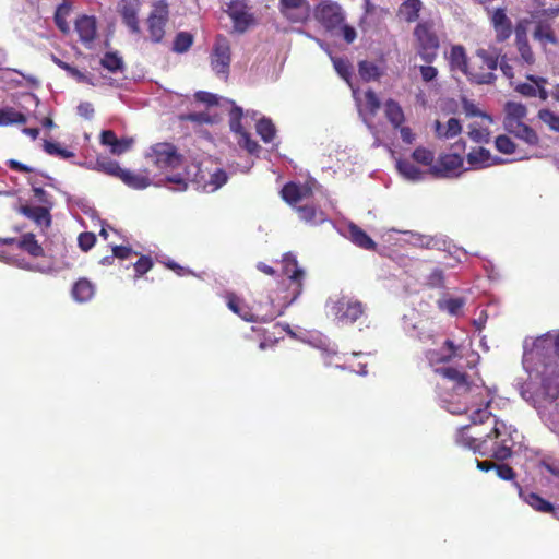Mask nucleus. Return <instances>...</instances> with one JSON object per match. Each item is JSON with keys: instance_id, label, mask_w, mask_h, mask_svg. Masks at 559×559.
Instances as JSON below:
<instances>
[{"instance_id": "nucleus-21", "label": "nucleus", "mask_w": 559, "mask_h": 559, "mask_svg": "<svg viewBox=\"0 0 559 559\" xmlns=\"http://www.w3.org/2000/svg\"><path fill=\"white\" fill-rule=\"evenodd\" d=\"M141 8V0H122L119 5V14L122 22L128 26L131 33L139 34V12Z\"/></svg>"}, {"instance_id": "nucleus-6", "label": "nucleus", "mask_w": 559, "mask_h": 559, "mask_svg": "<svg viewBox=\"0 0 559 559\" xmlns=\"http://www.w3.org/2000/svg\"><path fill=\"white\" fill-rule=\"evenodd\" d=\"M282 273L289 281L288 305L293 304L304 290L305 271L298 265L296 257L292 252H287L282 258Z\"/></svg>"}, {"instance_id": "nucleus-26", "label": "nucleus", "mask_w": 559, "mask_h": 559, "mask_svg": "<svg viewBox=\"0 0 559 559\" xmlns=\"http://www.w3.org/2000/svg\"><path fill=\"white\" fill-rule=\"evenodd\" d=\"M466 158L468 164L476 169L501 163V158L493 157L490 151L485 147L473 148Z\"/></svg>"}, {"instance_id": "nucleus-16", "label": "nucleus", "mask_w": 559, "mask_h": 559, "mask_svg": "<svg viewBox=\"0 0 559 559\" xmlns=\"http://www.w3.org/2000/svg\"><path fill=\"white\" fill-rule=\"evenodd\" d=\"M488 13H490V24L495 32L496 41L498 44L507 41L515 28L512 25V21L507 15V9L497 8L492 11L488 10Z\"/></svg>"}, {"instance_id": "nucleus-61", "label": "nucleus", "mask_w": 559, "mask_h": 559, "mask_svg": "<svg viewBox=\"0 0 559 559\" xmlns=\"http://www.w3.org/2000/svg\"><path fill=\"white\" fill-rule=\"evenodd\" d=\"M427 283L430 287L439 288L444 286V274L441 269H435L429 274Z\"/></svg>"}, {"instance_id": "nucleus-32", "label": "nucleus", "mask_w": 559, "mask_h": 559, "mask_svg": "<svg viewBox=\"0 0 559 559\" xmlns=\"http://www.w3.org/2000/svg\"><path fill=\"white\" fill-rule=\"evenodd\" d=\"M520 495L523 497L524 501L534 510L543 513H551L556 519H559V511L555 509L551 502L542 498L539 495L535 492L523 495L522 491Z\"/></svg>"}, {"instance_id": "nucleus-1", "label": "nucleus", "mask_w": 559, "mask_h": 559, "mask_svg": "<svg viewBox=\"0 0 559 559\" xmlns=\"http://www.w3.org/2000/svg\"><path fill=\"white\" fill-rule=\"evenodd\" d=\"M516 433L518 430L513 426L495 419L491 431L484 439L474 438L463 432L459 442L481 456L504 461L512 455V449L515 445L514 435Z\"/></svg>"}, {"instance_id": "nucleus-54", "label": "nucleus", "mask_w": 559, "mask_h": 559, "mask_svg": "<svg viewBox=\"0 0 559 559\" xmlns=\"http://www.w3.org/2000/svg\"><path fill=\"white\" fill-rule=\"evenodd\" d=\"M463 110L468 117H481L484 119H487L488 121H492V118L490 115L481 111L474 103L464 99L463 100Z\"/></svg>"}, {"instance_id": "nucleus-19", "label": "nucleus", "mask_w": 559, "mask_h": 559, "mask_svg": "<svg viewBox=\"0 0 559 559\" xmlns=\"http://www.w3.org/2000/svg\"><path fill=\"white\" fill-rule=\"evenodd\" d=\"M540 376L545 394L549 399L556 400L559 396V361L551 360L546 362L540 371Z\"/></svg>"}, {"instance_id": "nucleus-3", "label": "nucleus", "mask_w": 559, "mask_h": 559, "mask_svg": "<svg viewBox=\"0 0 559 559\" xmlns=\"http://www.w3.org/2000/svg\"><path fill=\"white\" fill-rule=\"evenodd\" d=\"M226 302L229 310L247 322L272 321L281 314V311L275 308L273 301L269 302L267 309H264L260 304L255 307H250L235 293L226 294Z\"/></svg>"}, {"instance_id": "nucleus-22", "label": "nucleus", "mask_w": 559, "mask_h": 559, "mask_svg": "<svg viewBox=\"0 0 559 559\" xmlns=\"http://www.w3.org/2000/svg\"><path fill=\"white\" fill-rule=\"evenodd\" d=\"M515 47L520 55V61L527 66H533L536 61L535 53L528 43L526 28L523 24L518 23L514 28Z\"/></svg>"}, {"instance_id": "nucleus-28", "label": "nucleus", "mask_w": 559, "mask_h": 559, "mask_svg": "<svg viewBox=\"0 0 559 559\" xmlns=\"http://www.w3.org/2000/svg\"><path fill=\"white\" fill-rule=\"evenodd\" d=\"M421 0H403L399 5L397 16L406 23H414L419 19L420 11L423 10Z\"/></svg>"}, {"instance_id": "nucleus-33", "label": "nucleus", "mask_w": 559, "mask_h": 559, "mask_svg": "<svg viewBox=\"0 0 559 559\" xmlns=\"http://www.w3.org/2000/svg\"><path fill=\"white\" fill-rule=\"evenodd\" d=\"M349 239L358 247L366 250H374L377 243L370 238V236L355 224H350L348 227Z\"/></svg>"}, {"instance_id": "nucleus-47", "label": "nucleus", "mask_w": 559, "mask_h": 559, "mask_svg": "<svg viewBox=\"0 0 559 559\" xmlns=\"http://www.w3.org/2000/svg\"><path fill=\"white\" fill-rule=\"evenodd\" d=\"M100 64L110 72H117L123 69V60L117 52H106L100 60Z\"/></svg>"}, {"instance_id": "nucleus-53", "label": "nucleus", "mask_w": 559, "mask_h": 559, "mask_svg": "<svg viewBox=\"0 0 559 559\" xmlns=\"http://www.w3.org/2000/svg\"><path fill=\"white\" fill-rule=\"evenodd\" d=\"M153 260L148 255H141L139 260L133 264L135 276L140 277L147 273L153 267Z\"/></svg>"}, {"instance_id": "nucleus-14", "label": "nucleus", "mask_w": 559, "mask_h": 559, "mask_svg": "<svg viewBox=\"0 0 559 559\" xmlns=\"http://www.w3.org/2000/svg\"><path fill=\"white\" fill-rule=\"evenodd\" d=\"M333 311L340 322L353 324L364 314L365 307L359 300L342 297L334 304Z\"/></svg>"}, {"instance_id": "nucleus-63", "label": "nucleus", "mask_w": 559, "mask_h": 559, "mask_svg": "<svg viewBox=\"0 0 559 559\" xmlns=\"http://www.w3.org/2000/svg\"><path fill=\"white\" fill-rule=\"evenodd\" d=\"M419 72L424 82L428 83L433 81L438 75V70L431 63L419 67Z\"/></svg>"}, {"instance_id": "nucleus-49", "label": "nucleus", "mask_w": 559, "mask_h": 559, "mask_svg": "<svg viewBox=\"0 0 559 559\" xmlns=\"http://www.w3.org/2000/svg\"><path fill=\"white\" fill-rule=\"evenodd\" d=\"M412 157L415 162L421 164V165H425V166H433V160H435V154L432 151L426 148V147H423V146H419L417 148L414 150V152L412 153Z\"/></svg>"}, {"instance_id": "nucleus-11", "label": "nucleus", "mask_w": 559, "mask_h": 559, "mask_svg": "<svg viewBox=\"0 0 559 559\" xmlns=\"http://www.w3.org/2000/svg\"><path fill=\"white\" fill-rule=\"evenodd\" d=\"M169 17V8L166 0H157L147 17V31L153 43H160L165 36V26Z\"/></svg>"}, {"instance_id": "nucleus-7", "label": "nucleus", "mask_w": 559, "mask_h": 559, "mask_svg": "<svg viewBox=\"0 0 559 559\" xmlns=\"http://www.w3.org/2000/svg\"><path fill=\"white\" fill-rule=\"evenodd\" d=\"M231 62V46L227 37L217 35L210 55V63L216 75L227 80Z\"/></svg>"}, {"instance_id": "nucleus-43", "label": "nucleus", "mask_w": 559, "mask_h": 559, "mask_svg": "<svg viewBox=\"0 0 559 559\" xmlns=\"http://www.w3.org/2000/svg\"><path fill=\"white\" fill-rule=\"evenodd\" d=\"M358 72L362 81L370 82L378 80L381 75L380 69L377 64L370 61H360L358 63Z\"/></svg>"}, {"instance_id": "nucleus-42", "label": "nucleus", "mask_w": 559, "mask_h": 559, "mask_svg": "<svg viewBox=\"0 0 559 559\" xmlns=\"http://www.w3.org/2000/svg\"><path fill=\"white\" fill-rule=\"evenodd\" d=\"M255 130L265 143L272 142L276 134V128L269 118H261L255 124Z\"/></svg>"}, {"instance_id": "nucleus-40", "label": "nucleus", "mask_w": 559, "mask_h": 559, "mask_svg": "<svg viewBox=\"0 0 559 559\" xmlns=\"http://www.w3.org/2000/svg\"><path fill=\"white\" fill-rule=\"evenodd\" d=\"M26 121V116L16 111L12 107L0 108V127L9 124H24Z\"/></svg>"}, {"instance_id": "nucleus-12", "label": "nucleus", "mask_w": 559, "mask_h": 559, "mask_svg": "<svg viewBox=\"0 0 559 559\" xmlns=\"http://www.w3.org/2000/svg\"><path fill=\"white\" fill-rule=\"evenodd\" d=\"M451 71H460L466 76L468 82H484V74L477 73L476 70L469 68L471 60L467 57L466 49L462 45H453L447 57Z\"/></svg>"}, {"instance_id": "nucleus-17", "label": "nucleus", "mask_w": 559, "mask_h": 559, "mask_svg": "<svg viewBox=\"0 0 559 559\" xmlns=\"http://www.w3.org/2000/svg\"><path fill=\"white\" fill-rule=\"evenodd\" d=\"M281 14L290 23H304L309 16V3L307 0H280Z\"/></svg>"}, {"instance_id": "nucleus-41", "label": "nucleus", "mask_w": 559, "mask_h": 559, "mask_svg": "<svg viewBox=\"0 0 559 559\" xmlns=\"http://www.w3.org/2000/svg\"><path fill=\"white\" fill-rule=\"evenodd\" d=\"M96 169L118 179L123 170L117 160H114L109 157H98L96 159Z\"/></svg>"}, {"instance_id": "nucleus-30", "label": "nucleus", "mask_w": 559, "mask_h": 559, "mask_svg": "<svg viewBox=\"0 0 559 559\" xmlns=\"http://www.w3.org/2000/svg\"><path fill=\"white\" fill-rule=\"evenodd\" d=\"M95 285L86 277L79 278L71 290L72 297L78 302H87L95 295Z\"/></svg>"}, {"instance_id": "nucleus-10", "label": "nucleus", "mask_w": 559, "mask_h": 559, "mask_svg": "<svg viewBox=\"0 0 559 559\" xmlns=\"http://www.w3.org/2000/svg\"><path fill=\"white\" fill-rule=\"evenodd\" d=\"M243 111L239 106H234L229 111V128L237 135V143L249 154L258 155L261 151L259 143L251 139L248 131L245 130L241 120Z\"/></svg>"}, {"instance_id": "nucleus-48", "label": "nucleus", "mask_w": 559, "mask_h": 559, "mask_svg": "<svg viewBox=\"0 0 559 559\" xmlns=\"http://www.w3.org/2000/svg\"><path fill=\"white\" fill-rule=\"evenodd\" d=\"M464 305H465V300L460 297L449 298V299L439 301V308L441 310L447 311L448 313H450L452 316H457L462 311Z\"/></svg>"}, {"instance_id": "nucleus-9", "label": "nucleus", "mask_w": 559, "mask_h": 559, "mask_svg": "<svg viewBox=\"0 0 559 559\" xmlns=\"http://www.w3.org/2000/svg\"><path fill=\"white\" fill-rule=\"evenodd\" d=\"M474 56L479 60V62H471L469 68H473L477 73L484 74L487 78H485L484 82L471 83L476 85L493 84L497 80L495 71L498 69L499 53L485 48H478L475 50Z\"/></svg>"}, {"instance_id": "nucleus-51", "label": "nucleus", "mask_w": 559, "mask_h": 559, "mask_svg": "<svg viewBox=\"0 0 559 559\" xmlns=\"http://www.w3.org/2000/svg\"><path fill=\"white\" fill-rule=\"evenodd\" d=\"M332 62H333L334 69L340 74V76L343 78L345 81L349 82V79L352 76L350 62L345 58H338V57L332 58Z\"/></svg>"}, {"instance_id": "nucleus-45", "label": "nucleus", "mask_w": 559, "mask_h": 559, "mask_svg": "<svg viewBox=\"0 0 559 559\" xmlns=\"http://www.w3.org/2000/svg\"><path fill=\"white\" fill-rule=\"evenodd\" d=\"M298 216L306 223H318L323 221V212L318 211L313 205L297 207Z\"/></svg>"}, {"instance_id": "nucleus-35", "label": "nucleus", "mask_w": 559, "mask_h": 559, "mask_svg": "<svg viewBox=\"0 0 559 559\" xmlns=\"http://www.w3.org/2000/svg\"><path fill=\"white\" fill-rule=\"evenodd\" d=\"M533 38L544 47L547 45H557L558 38L552 27L547 23H538L533 32Z\"/></svg>"}, {"instance_id": "nucleus-50", "label": "nucleus", "mask_w": 559, "mask_h": 559, "mask_svg": "<svg viewBox=\"0 0 559 559\" xmlns=\"http://www.w3.org/2000/svg\"><path fill=\"white\" fill-rule=\"evenodd\" d=\"M495 147L498 152L510 155L515 153L516 144L508 135L501 134L496 138Z\"/></svg>"}, {"instance_id": "nucleus-27", "label": "nucleus", "mask_w": 559, "mask_h": 559, "mask_svg": "<svg viewBox=\"0 0 559 559\" xmlns=\"http://www.w3.org/2000/svg\"><path fill=\"white\" fill-rule=\"evenodd\" d=\"M119 179L129 188L135 190H142L151 186L152 181L147 170L142 173H134L129 169L122 170Z\"/></svg>"}, {"instance_id": "nucleus-55", "label": "nucleus", "mask_w": 559, "mask_h": 559, "mask_svg": "<svg viewBox=\"0 0 559 559\" xmlns=\"http://www.w3.org/2000/svg\"><path fill=\"white\" fill-rule=\"evenodd\" d=\"M44 148L49 155H57L62 158H70L74 156L73 152L61 148L57 143L45 141Z\"/></svg>"}, {"instance_id": "nucleus-59", "label": "nucleus", "mask_w": 559, "mask_h": 559, "mask_svg": "<svg viewBox=\"0 0 559 559\" xmlns=\"http://www.w3.org/2000/svg\"><path fill=\"white\" fill-rule=\"evenodd\" d=\"M468 135L474 142H477V143L489 141V131L484 128H478L475 124L469 126Z\"/></svg>"}, {"instance_id": "nucleus-37", "label": "nucleus", "mask_w": 559, "mask_h": 559, "mask_svg": "<svg viewBox=\"0 0 559 559\" xmlns=\"http://www.w3.org/2000/svg\"><path fill=\"white\" fill-rule=\"evenodd\" d=\"M17 247L34 258L43 257L44 249L38 243L35 235L32 233L24 234L17 241Z\"/></svg>"}, {"instance_id": "nucleus-8", "label": "nucleus", "mask_w": 559, "mask_h": 559, "mask_svg": "<svg viewBox=\"0 0 559 559\" xmlns=\"http://www.w3.org/2000/svg\"><path fill=\"white\" fill-rule=\"evenodd\" d=\"M314 19L328 32H335L345 21L342 7L334 1L323 0L318 3L313 11Z\"/></svg>"}, {"instance_id": "nucleus-38", "label": "nucleus", "mask_w": 559, "mask_h": 559, "mask_svg": "<svg viewBox=\"0 0 559 559\" xmlns=\"http://www.w3.org/2000/svg\"><path fill=\"white\" fill-rule=\"evenodd\" d=\"M396 168L404 178L413 181L421 180L424 177V173L408 159H399Z\"/></svg>"}, {"instance_id": "nucleus-57", "label": "nucleus", "mask_w": 559, "mask_h": 559, "mask_svg": "<svg viewBox=\"0 0 559 559\" xmlns=\"http://www.w3.org/2000/svg\"><path fill=\"white\" fill-rule=\"evenodd\" d=\"M366 107L371 115H376L381 107V102L372 90L365 92Z\"/></svg>"}, {"instance_id": "nucleus-60", "label": "nucleus", "mask_w": 559, "mask_h": 559, "mask_svg": "<svg viewBox=\"0 0 559 559\" xmlns=\"http://www.w3.org/2000/svg\"><path fill=\"white\" fill-rule=\"evenodd\" d=\"M489 404L490 402L487 401L484 408H477L472 413L471 419L473 424H483L490 418L491 412L489 411Z\"/></svg>"}, {"instance_id": "nucleus-4", "label": "nucleus", "mask_w": 559, "mask_h": 559, "mask_svg": "<svg viewBox=\"0 0 559 559\" xmlns=\"http://www.w3.org/2000/svg\"><path fill=\"white\" fill-rule=\"evenodd\" d=\"M187 174H192V182L198 189L206 192H214L227 182L228 176L223 168L203 167L202 164H193L187 169Z\"/></svg>"}, {"instance_id": "nucleus-5", "label": "nucleus", "mask_w": 559, "mask_h": 559, "mask_svg": "<svg viewBox=\"0 0 559 559\" xmlns=\"http://www.w3.org/2000/svg\"><path fill=\"white\" fill-rule=\"evenodd\" d=\"M147 158L159 169H175L178 168L183 160L177 147L168 142H159L150 147L146 155Z\"/></svg>"}, {"instance_id": "nucleus-39", "label": "nucleus", "mask_w": 559, "mask_h": 559, "mask_svg": "<svg viewBox=\"0 0 559 559\" xmlns=\"http://www.w3.org/2000/svg\"><path fill=\"white\" fill-rule=\"evenodd\" d=\"M506 116L503 122H522L526 117L527 109L524 105L515 102H508L504 107Z\"/></svg>"}, {"instance_id": "nucleus-24", "label": "nucleus", "mask_w": 559, "mask_h": 559, "mask_svg": "<svg viewBox=\"0 0 559 559\" xmlns=\"http://www.w3.org/2000/svg\"><path fill=\"white\" fill-rule=\"evenodd\" d=\"M503 128L508 133L513 134L530 146H537L539 143V136L536 131L523 121L512 122L511 120L503 122Z\"/></svg>"}, {"instance_id": "nucleus-25", "label": "nucleus", "mask_w": 559, "mask_h": 559, "mask_svg": "<svg viewBox=\"0 0 559 559\" xmlns=\"http://www.w3.org/2000/svg\"><path fill=\"white\" fill-rule=\"evenodd\" d=\"M527 80L532 83H521L516 86V92L525 97H539L542 100H546L548 93L545 88L547 83L546 79L542 76L527 75Z\"/></svg>"}, {"instance_id": "nucleus-52", "label": "nucleus", "mask_w": 559, "mask_h": 559, "mask_svg": "<svg viewBox=\"0 0 559 559\" xmlns=\"http://www.w3.org/2000/svg\"><path fill=\"white\" fill-rule=\"evenodd\" d=\"M538 118L551 130L559 132V116L549 109H540Z\"/></svg>"}, {"instance_id": "nucleus-62", "label": "nucleus", "mask_w": 559, "mask_h": 559, "mask_svg": "<svg viewBox=\"0 0 559 559\" xmlns=\"http://www.w3.org/2000/svg\"><path fill=\"white\" fill-rule=\"evenodd\" d=\"M132 144H133L132 139H127V138L118 139L116 141L115 145L111 147L110 152L114 155H121V154L128 152L131 148Z\"/></svg>"}, {"instance_id": "nucleus-23", "label": "nucleus", "mask_w": 559, "mask_h": 559, "mask_svg": "<svg viewBox=\"0 0 559 559\" xmlns=\"http://www.w3.org/2000/svg\"><path fill=\"white\" fill-rule=\"evenodd\" d=\"M436 371L443 378L453 381L455 383L454 389L459 394H465L472 392L473 390H479L477 385H473L468 381V376L466 372L460 371L456 368L445 367L439 368Z\"/></svg>"}, {"instance_id": "nucleus-44", "label": "nucleus", "mask_w": 559, "mask_h": 559, "mask_svg": "<svg viewBox=\"0 0 559 559\" xmlns=\"http://www.w3.org/2000/svg\"><path fill=\"white\" fill-rule=\"evenodd\" d=\"M281 195L285 202L290 205H294L301 201V194L299 185L296 182H287L281 190Z\"/></svg>"}, {"instance_id": "nucleus-34", "label": "nucleus", "mask_w": 559, "mask_h": 559, "mask_svg": "<svg viewBox=\"0 0 559 559\" xmlns=\"http://www.w3.org/2000/svg\"><path fill=\"white\" fill-rule=\"evenodd\" d=\"M384 114L386 119L395 129H399L405 121L403 109L394 99H388L385 102Z\"/></svg>"}, {"instance_id": "nucleus-18", "label": "nucleus", "mask_w": 559, "mask_h": 559, "mask_svg": "<svg viewBox=\"0 0 559 559\" xmlns=\"http://www.w3.org/2000/svg\"><path fill=\"white\" fill-rule=\"evenodd\" d=\"M431 366L449 364L455 358H461V346L450 338L445 340L439 349H428L425 354Z\"/></svg>"}, {"instance_id": "nucleus-58", "label": "nucleus", "mask_w": 559, "mask_h": 559, "mask_svg": "<svg viewBox=\"0 0 559 559\" xmlns=\"http://www.w3.org/2000/svg\"><path fill=\"white\" fill-rule=\"evenodd\" d=\"M95 242L96 236L90 231L81 233L78 237V245L84 252L91 250L95 246Z\"/></svg>"}, {"instance_id": "nucleus-13", "label": "nucleus", "mask_w": 559, "mask_h": 559, "mask_svg": "<svg viewBox=\"0 0 559 559\" xmlns=\"http://www.w3.org/2000/svg\"><path fill=\"white\" fill-rule=\"evenodd\" d=\"M463 167V158L459 153H447L438 157L436 164L429 168V174L437 178L459 176Z\"/></svg>"}, {"instance_id": "nucleus-31", "label": "nucleus", "mask_w": 559, "mask_h": 559, "mask_svg": "<svg viewBox=\"0 0 559 559\" xmlns=\"http://www.w3.org/2000/svg\"><path fill=\"white\" fill-rule=\"evenodd\" d=\"M72 12V1L71 0H62L61 3L57 7L53 21L58 29L67 35L70 33V25L68 23V17Z\"/></svg>"}, {"instance_id": "nucleus-64", "label": "nucleus", "mask_w": 559, "mask_h": 559, "mask_svg": "<svg viewBox=\"0 0 559 559\" xmlns=\"http://www.w3.org/2000/svg\"><path fill=\"white\" fill-rule=\"evenodd\" d=\"M495 469L497 475L503 480H511L515 477L514 469L507 464H496Z\"/></svg>"}, {"instance_id": "nucleus-2", "label": "nucleus", "mask_w": 559, "mask_h": 559, "mask_svg": "<svg viewBox=\"0 0 559 559\" xmlns=\"http://www.w3.org/2000/svg\"><path fill=\"white\" fill-rule=\"evenodd\" d=\"M414 47L417 55L426 63H432L440 49V38L432 20H425L414 27Z\"/></svg>"}, {"instance_id": "nucleus-56", "label": "nucleus", "mask_w": 559, "mask_h": 559, "mask_svg": "<svg viewBox=\"0 0 559 559\" xmlns=\"http://www.w3.org/2000/svg\"><path fill=\"white\" fill-rule=\"evenodd\" d=\"M55 63L62 70L67 71L69 75L76 79L79 82H84L86 76L84 73H82L79 69L75 67H72L71 64L58 59L53 58Z\"/></svg>"}, {"instance_id": "nucleus-15", "label": "nucleus", "mask_w": 559, "mask_h": 559, "mask_svg": "<svg viewBox=\"0 0 559 559\" xmlns=\"http://www.w3.org/2000/svg\"><path fill=\"white\" fill-rule=\"evenodd\" d=\"M226 12L233 21L234 31L239 34L247 32L255 24L253 14L249 11L248 5L242 1H231Z\"/></svg>"}, {"instance_id": "nucleus-46", "label": "nucleus", "mask_w": 559, "mask_h": 559, "mask_svg": "<svg viewBox=\"0 0 559 559\" xmlns=\"http://www.w3.org/2000/svg\"><path fill=\"white\" fill-rule=\"evenodd\" d=\"M193 44V35L188 32H179L173 43V50L177 53L187 52Z\"/></svg>"}, {"instance_id": "nucleus-20", "label": "nucleus", "mask_w": 559, "mask_h": 559, "mask_svg": "<svg viewBox=\"0 0 559 559\" xmlns=\"http://www.w3.org/2000/svg\"><path fill=\"white\" fill-rule=\"evenodd\" d=\"M80 41L91 49L97 37V20L93 15H80L74 23Z\"/></svg>"}, {"instance_id": "nucleus-29", "label": "nucleus", "mask_w": 559, "mask_h": 559, "mask_svg": "<svg viewBox=\"0 0 559 559\" xmlns=\"http://www.w3.org/2000/svg\"><path fill=\"white\" fill-rule=\"evenodd\" d=\"M20 213L34 221L39 226L44 225L48 227L51 224V215L48 206L22 205L20 207Z\"/></svg>"}, {"instance_id": "nucleus-36", "label": "nucleus", "mask_w": 559, "mask_h": 559, "mask_svg": "<svg viewBox=\"0 0 559 559\" xmlns=\"http://www.w3.org/2000/svg\"><path fill=\"white\" fill-rule=\"evenodd\" d=\"M435 131L438 138L452 139L461 133L462 126L460 120L456 118H450L447 121L445 128H443L439 120H436Z\"/></svg>"}]
</instances>
